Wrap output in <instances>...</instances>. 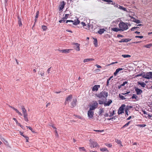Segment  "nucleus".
I'll return each mask as SVG.
<instances>
[{
  "label": "nucleus",
  "mask_w": 152,
  "mask_h": 152,
  "mask_svg": "<svg viewBox=\"0 0 152 152\" xmlns=\"http://www.w3.org/2000/svg\"><path fill=\"white\" fill-rule=\"evenodd\" d=\"M118 26L121 31H125L128 29V27L126 23L123 22H120Z\"/></svg>",
  "instance_id": "1"
},
{
  "label": "nucleus",
  "mask_w": 152,
  "mask_h": 152,
  "mask_svg": "<svg viewBox=\"0 0 152 152\" xmlns=\"http://www.w3.org/2000/svg\"><path fill=\"white\" fill-rule=\"evenodd\" d=\"M21 109L23 114V116L24 120L28 122V114L27 113L26 110L23 105L21 106Z\"/></svg>",
  "instance_id": "2"
},
{
  "label": "nucleus",
  "mask_w": 152,
  "mask_h": 152,
  "mask_svg": "<svg viewBox=\"0 0 152 152\" xmlns=\"http://www.w3.org/2000/svg\"><path fill=\"white\" fill-rule=\"evenodd\" d=\"M108 96V93L106 92L102 91L100 94L96 95V96L99 98L103 99L105 98Z\"/></svg>",
  "instance_id": "3"
},
{
  "label": "nucleus",
  "mask_w": 152,
  "mask_h": 152,
  "mask_svg": "<svg viewBox=\"0 0 152 152\" xmlns=\"http://www.w3.org/2000/svg\"><path fill=\"white\" fill-rule=\"evenodd\" d=\"M69 22V23L68 24V25L70 26L72 25H77L80 23V21L78 19H77L76 20H75V21H72V20H67L66 22V23H68Z\"/></svg>",
  "instance_id": "4"
},
{
  "label": "nucleus",
  "mask_w": 152,
  "mask_h": 152,
  "mask_svg": "<svg viewBox=\"0 0 152 152\" xmlns=\"http://www.w3.org/2000/svg\"><path fill=\"white\" fill-rule=\"evenodd\" d=\"M98 105V104L96 101L94 102L93 104H90L89 105V106L90 107L89 110L93 111L97 107Z\"/></svg>",
  "instance_id": "5"
},
{
  "label": "nucleus",
  "mask_w": 152,
  "mask_h": 152,
  "mask_svg": "<svg viewBox=\"0 0 152 152\" xmlns=\"http://www.w3.org/2000/svg\"><path fill=\"white\" fill-rule=\"evenodd\" d=\"M142 77L147 79H150L152 77V72H150L143 75Z\"/></svg>",
  "instance_id": "6"
},
{
  "label": "nucleus",
  "mask_w": 152,
  "mask_h": 152,
  "mask_svg": "<svg viewBox=\"0 0 152 152\" xmlns=\"http://www.w3.org/2000/svg\"><path fill=\"white\" fill-rule=\"evenodd\" d=\"M90 144V146L91 148H94L98 145V144L96 142H94L93 140L91 139L89 140Z\"/></svg>",
  "instance_id": "7"
},
{
  "label": "nucleus",
  "mask_w": 152,
  "mask_h": 152,
  "mask_svg": "<svg viewBox=\"0 0 152 152\" xmlns=\"http://www.w3.org/2000/svg\"><path fill=\"white\" fill-rule=\"evenodd\" d=\"M125 106V105L124 104H123L119 107L118 111V114L119 115L124 113V110Z\"/></svg>",
  "instance_id": "8"
},
{
  "label": "nucleus",
  "mask_w": 152,
  "mask_h": 152,
  "mask_svg": "<svg viewBox=\"0 0 152 152\" xmlns=\"http://www.w3.org/2000/svg\"><path fill=\"white\" fill-rule=\"evenodd\" d=\"M94 115V112L93 111L89 110L88 112V115L90 118H93Z\"/></svg>",
  "instance_id": "9"
},
{
  "label": "nucleus",
  "mask_w": 152,
  "mask_h": 152,
  "mask_svg": "<svg viewBox=\"0 0 152 152\" xmlns=\"http://www.w3.org/2000/svg\"><path fill=\"white\" fill-rule=\"evenodd\" d=\"M72 45L76 46V47H76V48H75V49L77 51H79L80 50V44L77 43H73Z\"/></svg>",
  "instance_id": "10"
},
{
  "label": "nucleus",
  "mask_w": 152,
  "mask_h": 152,
  "mask_svg": "<svg viewBox=\"0 0 152 152\" xmlns=\"http://www.w3.org/2000/svg\"><path fill=\"white\" fill-rule=\"evenodd\" d=\"M134 89L137 95H140L142 93V91L139 88L135 87Z\"/></svg>",
  "instance_id": "11"
},
{
  "label": "nucleus",
  "mask_w": 152,
  "mask_h": 152,
  "mask_svg": "<svg viewBox=\"0 0 152 152\" xmlns=\"http://www.w3.org/2000/svg\"><path fill=\"white\" fill-rule=\"evenodd\" d=\"M81 23L83 27L84 28L86 29H89V26L88 24H86L85 23L83 22H81Z\"/></svg>",
  "instance_id": "12"
},
{
  "label": "nucleus",
  "mask_w": 152,
  "mask_h": 152,
  "mask_svg": "<svg viewBox=\"0 0 152 152\" xmlns=\"http://www.w3.org/2000/svg\"><path fill=\"white\" fill-rule=\"evenodd\" d=\"M100 85H95L92 88V91H97L98 89L100 88Z\"/></svg>",
  "instance_id": "13"
},
{
  "label": "nucleus",
  "mask_w": 152,
  "mask_h": 152,
  "mask_svg": "<svg viewBox=\"0 0 152 152\" xmlns=\"http://www.w3.org/2000/svg\"><path fill=\"white\" fill-rule=\"evenodd\" d=\"M77 102V100L76 99H73V101L71 103V105L70 107L71 108H73L76 105V102Z\"/></svg>",
  "instance_id": "14"
},
{
  "label": "nucleus",
  "mask_w": 152,
  "mask_h": 152,
  "mask_svg": "<svg viewBox=\"0 0 152 152\" xmlns=\"http://www.w3.org/2000/svg\"><path fill=\"white\" fill-rule=\"evenodd\" d=\"M18 24H19V26H21L22 25L21 22V19L20 18V17H19V15H18Z\"/></svg>",
  "instance_id": "15"
},
{
  "label": "nucleus",
  "mask_w": 152,
  "mask_h": 152,
  "mask_svg": "<svg viewBox=\"0 0 152 152\" xmlns=\"http://www.w3.org/2000/svg\"><path fill=\"white\" fill-rule=\"evenodd\" d=\"M12 109L15 110L16 113H17L19 115L22 116V114L17 109L15 108L14 107H12Z\"/></svg>",
  "instance_id": "16"
},
{
  "label": "nucleus",
  "mask_w": 152,
  "mask_h": 152,
  "mask_svg": "<svg viewBox=\"0 0 152 152\" xmlns=\"http://www.w3.org/2000/svg\"><path fill=\"white\" fill-rule=\"evenodd\" d=\"M72 98V95L71 94L70 95L68 96L66 99V102H68L71 101V99Z\"/></svg>",
  "instance_id": "17"
},
{
  "label": "nucleus",
  "mask_w": 152,
  "mask_h": 152,
  "mask_svg": "<svg viewBox=\"0 0 152 152\" xmlns=\"http://www.w3.org/2000/svg\"><path fill=\"white\" fill-rule=\"evenodd\" d=\"M94 61V59L93 58H86L85 59L83 60V62L86 63L90 61Z\"/></svg>",
  "instance_id": "18"
},
{
  "label": "nucleus",
  "mask_w": 152,
  "mask_h": 152,
  "mask_svg": "<svg viewBox=\"0 0 152 152\" xmlns=\"http://www.w3.org/2000/svg\"><path fill=\"white\" fill-rule=\"evenodd\" d=\"M123 70V69L122 68H119L116 69L114 73V75L115 76L117 73L121 70Z\"/></svg>",
  "instance_id": "19"
},
{
  "label": "nucleus",
  "mask_w": 152,
  "mask_h": 152,
  "mask_svg": "<svg viewBox=\"0 0 152 152\" xmlns=\"http://www.w3.org/2000/svg\"><path fill=\"white\" fill-rule=\"evenodd\" d=\"M65 4V3L64 1H63L61 3V6L59 8L60 10H62L64 8Z\"/></svg>",
  "instance_id": "20"
},
{
  "label": "nucleus",
  "mask_w": 152,
  "mask_h": 152,
  "mask_svg": "<svg viewBox=\"0 0 152 152\" xmlns=\"http://www.w3.org/2000/svg\"><path fill=\"white\" fill-rule=\"evenodd\" d=\"M112 102V101L111 100L109 99L107 102L104 103V106H109Z\"/></svg>",
  "instance_id": "21"
},
{
  "label": "nucleus",
  "mask_w": 152,
  "mask_h": 152,
  "mask_svg": "<svg viewBox=\"0 0 152 152\" xmlns=\"http://www.w3.org/2000/svg\"><path fill=\"white\" fill-rule=\"evenodd\" d=\"M72 50V49H66L62 50V53H68L70 51Z\"/></svg>",
  "instance_id": "22"
},
{
  "label": "nucleus",
  "mask_w": 152,
  "mask_h": 152,
  "mask_svg": "<svg viewBox=\"0 0 152 152\" xmlns=\"http://www.w3.org/2000/svg\"><path fill=\"white\" fill-rule=\"evenodd\" d=\"M105 31V30L104 28L100 29L98 31V33L100 34H102L104 33Z\"/></svg>",
  "instance_id": "23"
},
{
  "label": "nucleus",
  "mask_w": 152,
  "mask_h": 152,
  "mask_svg": "<svg viewBox=\"0 0 152 152\" xmlns=\"http://www.w3.org/2000/svg\"><path fill=\"white\" fill-rule=\"evenodd\" d=\"M137 83L138 84L140 85L143 88H144L146 86V84L143 82H138Z\"/></svg>",
  "instance_id": "24"
},
{
  "label": "nucleus",
  "mask_w": 152,
  "mask_h": 152,
  "mask_svg": "<svg viewBox=\"0 0 152 152\" xmlns=\"http://www.w3.org/2000/svg\"><path fill=\"white\" fill-rule=\"evenodd\" d=\"M94 44L95 47H97L98 46V42L96 38H93Z\"/></svg>",
  "instance_id": "25"
},
{
  "label": "nucleus",
  "mask_w": 152,
  "mask_h": 152,
  "mask_svg": "<svg viewBox=\"0 0 152 152\" xmlns=\"http://www.w3.org/2000/svg\"><path fill=\"white\" fill-rule=\"evenodd\" d=\"M104 112V108H101L100 109L99 112V115L100 116H102V113H103Z\"/></svg>",
  "instance_id": "26"
},
{
  "label": "nucleus",
  "mask_w": 152,
  "mask_h": 152,
  "mask_svg": "<svg viewBox=\"0 0 152 152\" xmlns=\"http://www.w3.org/2000/svg\"><path fill=\"white\" fill-rule=\"evenodd\" d=\"M112 31L115 32H118V31H121L120 28H112Z\"/></svg>",
  "instance_id": "27"
},
{
  "label": "nucleus",
  "mask_w": 152,
  "mask_h": 152,
  "mask_svg": "<svg viewBox=\"0 0 152 152\" xmlns=\"http://www.w3.org/2000/svg\"><path fill=\"white\" fill-rule=\"evenodd\" d=\"M100 150L102 152H104V151H107V152H108L109 151L107 149L105 148H100Z\"/></svg>",
  "instance_id": "28"
},
{
  "label": "nucleus",
  "mask_w": 152,
  "mask_h": 152,
  "mask_svg": "<svg viewBox=\"0 0 152 152\" xmlns=\"http://www.w3.org/2000/svg\"><path fill=\"white\" fill-rule=\"evenodd\" d=\"M132 99H135L137 100H138V97L135 94H133L132 96Z\"/></svg>",
  "instance_id": "29"
},
{
  "label": "nucleus",
  "mask_w": 152,
  "mask_h": 152,
  "mask_svg": "<svg viewBox=\"0 0 152 152\" xmlns=\"http://www.w3.org/2000/svg\"><path fill=\"white\" fill-rule=\"evenodd\" d=\"M151 46H152V44L150 43L146 45H145L144 47L147 48H150Z\"/></svg>",
  "instance_id": "30"
},
{
  "label": "nucleus",
  "mask_w": 152,
  "mask_h": 152,
  "mask_svg": "<svg viewBox=\"0 0 152 152\" xmlns=\"http://www.w3.org/2000/svg\"><path fill=\"white\" fill-rule=\"evenodd\" d=\"M39 74H40L41 76H43L44 75L45 72L43 70H41L39 72Z\"/></svg>",
  "instance_id": "31"
},
{
  "label": "nucleus",
  "mask_w": 152,
  "mask_h": 152,
  "mask_svg": "<svg viewBox=\"0 0 152 152\" xmlns=\"http://www.w3.org/2000/svg\"><path fill=\"white\" fill-rule=\"evenodd\" d=\"M119 8L120 9L123 10L124 11H127L126 8L123 6H119Z\"/></svg>",
  "instance_id": "32"
},
{
  "label": "nucleus",
  "mask_w": 152,
  "mask_h": 152,
  "mask_svg": "<svg viewBox=\"0 0 152 152\" xmlns=\"http://www.w3.org/2000/svg\"><path fill=\"white\" fill-rule=\"evenodd\" d=\"M115 142L118 144H120L121 146H123V145L121 144V142L120 140L118 139L115 140Z\"/></svg>",
  "instance_id": "33"
},
{
  "label": "nucleus",
  "mask_w": 152,
  "mask_h": 152,
  "mask_svg": "<svg viewBox=\"0 0 152 152\" xmlns=\"http://www.w3.org/2000/svg\"><path fill=\"white\" fill-rule=\"evenodd\" d=\"M122 56L124 58H130L131 57V56L129 55L124 54V55H122Z\"/></svg>",
  "instance_id": "34"
},
{
  "label": "nucleus",
  "mask_w": 152,
  "mask_h": 152,
  "mask_svg": "<svg viewBox=\"0 0 152 152\" xmlns=\"http://www.w3.org/2000/svg\"><path fill=\"white\" fill-rule=\"evenodd\" d=\"M66 20V19L64 17L61 19V20H59V22L60 23H62L63 22H65Z\"/></svg>",
  "instance_id": "35"
},
{
  "label": "nucleus",
  "mask_w": 152,
  "mask_h": 152,
  "mask_svg": "<svg viewBox=\"0 0 152 152\" xmlns=\"http://www.w3.org/2000/svg\"><path fill=\"white\" fill-rule=\"evenodd\" d=\"M13 119L16 122V124L18 126H20V124L18 122L17 119L15 118H13Z\"/></svg>",
  "instance_id": "36"
},
{
  "label": "nucleus",
  "mask_w": 152,
  "mask_h": 152,
  "mask_svg": "<svg viewBox=\"0 0 152 152\" xmlns=\"http://www.w3.org/2000/svg\"><path fill=\"white\" fill-rule=\"evenodd\" d=\"M79 149L80 151H86V150L85 149V148L84 147H79Z\"/></svg>",
  "instance_id": "37"
},
{
  "label": "nucleus",
  "mask_w": 152,
  "mask_h": 152,
  "mask_svg": "<svg viewBox=\"0 0 152 152\" xmlns=\"http://www.w3.org/2000/svg\"><path fill=\"white\" fill-rule=\"evenodd\" d=\"M42 28L43 29V31H45L48 28L47 26L44 25L42 26Z\"/></svg>",
  "instance_id": "38"
},
{
  "label": "nucleus",
  "mask_w": 152,
  "mask_h": 152,
  "mask_svg": "<svg viewBox=\"0 0 152 152\" xmlns=\"http://www.w3.org/2000/svg\"><path fill=\"white\" fill-rule=\"evenodd\" d=\"M130 122V121L128 122V123H127L126 124L124 125L122 127V128L127 126L129 125Z\"/></svg>",
  "instance_id": "39"
},
{
  "label": "nucleus",
  "mask_w": 152,
  "mask_h": 152,
  "mask_svg": "<svg viewBox=\"0 0 152 152\" xmlns=\"http://www.w3.org/2000/svg\"><path fill=\"white\" fill-rule=\"evenodd\" d=\"M137 126L140 127H143L146 126L145 124H138Z\"/></svg>",
  "instance_id": "40"
},
{
  "label": "nucleus",
  "mask_w": 152,
  "mask_h": 152,
  "mask_svg": "<svg viewBox=\"0 0 152 152\" xmlns=\"http://www.w3.org/2000/svg\"><path fill=\"white\" fill-rule=\"evenodd\" d=\"M105 145L109 147H111L112 146V145L110 143H105Z\"/></svg>",
  "instance_id": "41"
},
{
  "label": "nucleus",
  "mask_w": 152,
  "mask_h": 152,
  "mask_svg": "<svg viewBox=\"0 0 152 152\" xmlns=\"http://www.w3.org/2000/svg\"><path fill=\"white\" fill-rule=\"evenodd\" d=\"M119 98L121 99L122 100H124V99H126L124 97V96H123L122 95H121L120 94H119Z\"/></svg>",
  "instance_id": "42"
},
{
  "label": "nucleus",
  "mask_w": 152,
  "mask_h": 152,
  "mask_svg": "<svg viewBox=\"0 0 152 152\" xmlns=\"http://www.w3.org/2000/svg\"><path fill=\"white\" fill-rule=\"evenodd\" d=\"M26 127H27L29 129H30V130H31V132H33V133H35V132H34V131L33 129H32V128H31V127L30 126H26Z\"/></svg>",
  "instance_id": "43"
},
{
  "label": "nucleus",
  "mask_w": 152,
  "mask_h": 152,
  "mask_svg": "<svg viewBox=\"0 0 152 152\" xmlns=\"http://www.w3.org/2000/svg\"><path fill=\"white\" fill-rule=\"evenodd\" d=\"M139 28L138 27H133V28H132L131 29V30L132 31H134V30L136 29H137L138 28Z\"/></svg>",
  "instance_id": "44"
},
{
  "label": "nucleus",
  "mask_w": 152,
  "mask_h": 152,
  "mask_svg": "<svg viewBox=\"0 0 152 152\" xmlns=\"http://www.w3.org/2000/svg\"><path fill=\"white\" fill-rule=\"evenodd\" d=\"M131 39L129 38L125 39V42H128L131 40Z\"/></svg>",
  "instance_id": "45"
},
{
  "label": "nucleus",
  "mask_w": 152,
  "mask_h": 152,
  "mask_svg": "<svg viewBox=\"0 0 152 152\" xmlns=\"http://www.w3.org/2000/svg\"><path fill=\"white\" fill-rule=\"evenodd\" d=\"M39 12V11H37L36 13V15L35 16L36 18H37L38 17Z\"/></svg>",
  "instance_id": "46"
},
{
  "label": "nucleus",
  "mask_w": 152,
  "mask_h": 152,
  "mask_svg": "<svg viewBox=\"0 0 152 152\" xmlns=\"http://www.w3.org/2000/svg\"><path fill=\"white\" fill-rule=\"evenodd\" d=\"M130 17L131 18V20L132 21L134 22L136 19L133 17L130 16Z\"/></svg>",
  "instance_id": "47"
},
{
  "label": "nucleus",
  "mask_w": 152,
  "mask_h": 152,
  "mask_svg": "<svg viewBox=\"0 0 152 152\" xmlns=\"http://www.w3.org/2000/svg\"><path fill=\"white\" fill-rule=\"evenodd\" d=\"M134 22L137 23H140V20L136 19L134 21Z\"/></svg>",
  "instance_id": "48"
},
{
  "label": "nucleus",
  "mask_w": 152,
  "mask_h": 152,
  "mask_svg": "<svg viewBox=\"0 0 152 152\" xmlns=\"http://www.w3.org/2000/svg\"><path fill=\"white\" fill-rule=\"evenodd\" d=\"M128 82L126 81L124 82L121 85V86H124Z\"/></svg>",
  "instance_id": "49"
},
{
  "label": "nucleus",
  "mask_w": 152,
  "mask_h": 152,
  "mask_svg": "<svg viewBox=\"0 0 152 152\" xmlns=\"http://www.w3.org/2000/svg\"><path fill=\"white\" fill-rule=\"evenodd\" d=\"M125 116H126V115L128 116V109H125Z\"/></svg>",
  "instance_id": "50"
},
{
  "label": "nucleus",
  "mask_w": 152,
  "mask_h": 152,
  "mask_svg": "<svg viewBox=\"0 0 152 152\" xmlns=\"http://www.w3.org/2000/svg\"><path fill=\"white\" fill-rule=\"evenodd\" d=\"M135 37L136 38H140L141 39H142L143 37V36H135Z\"/></svg>",
  "instance_id": "51"
},
{
  "label": "nucleus",
  "mask_w": 152,
  "mask_h": 152,
  "mask_svg": "<svg viewBox=\"0 0 152 152\" xmlns=\"http://www.w3.org/2000/svg\"><path fill=\"white\" fill-rule=\"evenodd\" d=\"M69 15L68 14H66L65 15V16L64 17L66 19L67 18L69 17Z\"/></svg>",
  "instance_id": "52"
},
{
  "label": "nucleus",
  "mask_w": 152,
  "mask_h": 152,
  "mask_svg": "<svg viewBox=\"0 0 152 152\" xmlns=\"http://www.w3.org/2000/svg\"><path fill=\"white\" fill-rule=\"evenodd\" d=\"M55 135L56 136H57V137H58V133L57 130H55Z\"/></svg>",
  "instance_id": "53"
},
{
  "label": "nucleus",
  "mask_w": 152,
  "mask_h": 152,
  "mask_svg": "<svg viewBox=\"0 0 152 152\" xmlns=\"http://www.w3.org/2000/svg\"><path fill=\"white\" fill-rule=\"evenodd\" d=\"M94 131L95 132H103L104 130H95L94 129Z\"/></svg>",
  "instance_id": "54"
},
{
  "label": "nucleus",
  "mask_w": 152,
  "mask_h": 152,
  "mask_svg": "<svg viewBox=\"0 0 152 152\" xmlns=\"http://www.w3.org/2000/svg\"><path fill=\"white\" fill-rule=\"evenodd\" d=\"M119 42L120 43H121L122 42H125V39H121V40L119 41Z\"/></svg>",
  "instance_id": "55"
},
{
  "label": "nucleus",
  "mask_w": 152,
  "mask_h": 152,
  "mask_svg": "<svg viewBox=\"0 0 152 152\" xmlns=\"http://www.w3.org/2000/svg\"><path fill=\"white\" fill-rule=\"evenodd\" d=\"M25 139L26 140V142H28L29 137H28L27 136L25 137Z\"/></svg>",
  "instance_id": "56"
},
{
  "label": "nucleus",
  "mask_w": 152,
  "mask_h": 152,
  "mask_svg": "<svg viewBox=\"0 0 152 152\" xmlns=\"http://www.w3.org/2000/svg\"><path fill=\"white\" fill-rule=\"evenodd\" d=\"M51 68V67H50L47 70V73H48V74H49L50 72V69Z\"/></svg>",
  "instance_id": "57"
},
{
  "label": "nucleus",
  "mask_w": 152,
  "mask_h": 152,
  "mask_svg": "<svg viewBox=\"0 0 152 152\" xmlns=\"http://www.w3.org/2000/svg\"><path fill=\"white\" fill-rule=\"evenodd\" d=\"M148 118L150 119H151V120H152V118H151V117H152V115H150L148 114Z\"/></svg>",
  "instance_id": "58"
},
{
  "label": "nucleus",
  "mask_w": 152,
  "mask_h": 152,
  "mask_svg": "<svg viewBox=\"0 0 152 152\" xmlns=\"http://www.w3.org/2000/svg\"><path fill=\"white\" fill-rule=\"evenodd\" d=\"M98 102L99 104H103V102L101 100H99Z\"/></svg>",
  "instance_id": "59"
},
{
  "label": "nucleus",
  "mask_w": 152,
  "mask_h": 152,
  "mask_svg": "<svg viewBox=\"0 0 152 152\" xmlns=\"http://www.w3.org/2000/svg\"><path fill=\"white\" fill-rule=\"evenodd\" d=\"M118 37H124V36L123 35H121L120 34H119L118 35H117Z\"/></svg>",
  "instance_id": "60"
},
{
  "label": "nucleus",
  "mask_w": 152,
  "mask_h": 152,
  "mask_svg": "<svg viewBox=\"0 0 152 152\" xmlns=\"http://www.w3.org/2000/svg\"><path fill=\"white\" fill-rule=\"evenodd\" d=\"M114 114V112H113L112 113H110V115H109V116L111 117L113 116Z\"/></svg>",
  "instance_id": "61"
},
{
  "label": "nucleus",
  "mask_w": 152,
  "mask_h": 152,
  "mask_svg": "<svg viewBox=\"0 0 152 152\" xmlns=\"http://www.w3.org/2000/svg\"><path fill=\"white\" fill-rule=\"evenodd\" d=\"M130 92V91H128V92H127L126 93H122L121 94H122V95H126V94H128Z\"/></svg>",
  "instance_id": "62"
},
{
  "label": "nucleus",
  "mask_w": 152,
  "mask_h": 152,
  "mask_svg": "<svg viewBox=\"0 0 152 152\" xmlns=\"http://www.w3.org/2000/svg\"><path fill=\"white\" fill-rule=\"evenodd\" d=\"M143 74H138V75H137L136 77H138L139 76H142V75H143Z\"/></svg>",
  "instance_id": "63"
},
{
  "label": "nucleus",
  "mask_w": 152,
  "mask_h": 152,
  "mask_svg": "<svg viewBox=\"0 0 152 152\" xmlns=\"http://www.w3.org/2000/svg\"><path fill=\"white\" fill-rule=\"evenodd\" d=\"M96 66L97 68H101L102 67L101 66L97 64L96 65Z\"/></svg>",
  "instance_id": "64"
}]
</instances>
